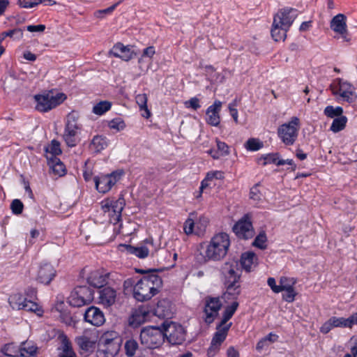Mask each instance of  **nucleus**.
Masks as SVG:
<instances>
[{"instance_id":"obj_1","label":"nucleus","mask_w":357,"mask_h":357,"mask_svg":"<svg viewBox=\"0 0 357 357\" xmlns=\"http://www.w3.org/2000/svg\"><path fill=\"white\" fill-rule=\"evenodd\" d=\"M230 239L225 232L215 234L207 244H200L198 259L201 261H219L224 258L229 250Z\"/></svg>"},{"instance_id":"obj_2","label":"nucleus","mask_w":357,"mask_h":357,"mask_svg":"<svg viewBox=\"0 0 357 357\" xmlns=\"http://www.w3.org/2000/svg\"><path fill=\"white\" fill-rule=\"evenodd\" d=\"M158 271L153 269L149 275H144L134 286V298L140 302L150 300L156 295L162 284V280L156 274Z\"/></svg>"},{"instance_id":"obj_3","label":"nucleus","mask_w":357,"mask_h":357,"mask_svg":"<svg viewBox=\"0 0 357 357\" xmlns=\"http://www.w3.org/2000/svg\"><path fill=\"white\" fill-rule=\"evenodd\" d=\"M298 16V10L294 8L280 10L273 17L271 36L275 41H284L287 32Z\"/></svg>"},{"instance_id":"obj_4","label":"nucleus","mask_w":357,"mask_h":357,"mask_svg":"<svg viewBox=\"0 0 357 357\" xmlns=\"http://www.w3.org/2000/svg\"><path fill=\"white\" fill-rule=\"evenodd\" d=\"M63 93H56L52 91L34 96L36 102V109L41 112H47L61 105L66 99Z\"/></svg>"},{"instance_id":"obj_5","label":"nucleus","mask_w":357,"mask_h":357,"mask_svg":"<svg viewBox=\"0 0 357 357\" xmlns=\"http://www.w3.org/2000/svg\"><path fill=\"white\" fill-rule=\"evenodd\" d=\"M141 344L147 349H154L160 347L165 342L163 330L155 326H147L140 333Z\"/></svg>"},{"instance_id":"obj_6","label":"nucleus","mask_w":357,"mask_h":357,"mask_svg":"<svg viewBox=\"0 0 357 357\" xmlns=\"http://www.w3.org/2000/svg\"><path fill=\"white\" fill-rule=\"evenodd\" d=\"M299 128V119L296 116H293L289 122L283 123L278 127V135L285 145H293L297 139Z\"/></svg>"},{"instance_id":"obj_7","label":"nucleus","mask_w":357,"mask_h":357,"mask_svg":"<svg viewBox=\"0 0 357 357\" xmlns=\"http://www.w3.org/2000/svg\"><path fill=\"white\" fill-rule=\"evenodd\" d=\"M332 93L347 102H353L356 98L354 88L349 82L342 79H336L331 85Z\"/></svg>"},{"instance_id":"obj_8","label":"nucleus","mask_w":357,"mask_h":357,"mask_svg":"<svg viewBox=\"0 0 357 357\" xmlns=\"http://www.w3.org/2000/svg\"><path fill=\"white\" fill-rule=\"evenodd\" d=\"M101 208L104 213H107L110 222L114 224L120 221L121 213L125 206V200L123 197H119L116 200L107 199L101 202Z\"/></svg>"},{"instance_id":"obj_9","label":"nucleus","mask_w":357,"mask_h":357,"mask_svg":"<svg viewBox=\"0 0 357 357\" xmlns=\"http://www.w3.org/2000/svg\"><path fill=\"white\" fill-rule=\"evenodd\" d=\"M165 338L171 344H181L185 338V331L182 326L173 321H165L163 324Z\"/></svg>"},{"instance_id":"obj_10","label":"nucleus","mask_w":357,"mask_h":357,"mask_svg":"<svg viewBox=\"0 0 357 357\" xmlns=\"http://www.w3.org/2000/svg\"><path fill=\"white\" fill-rule=\"evenodd\" d=\"M93 298L91 289L86 286L77 287L70 294L68 303L73 307H79L89 303Z\"/></svg>"},{"instance_id":"obj_11","label":"nucleus","mask_w":357,"mask_h":357,"mask_svg":"<svg viewBox=\"0 0 357 357\" xmlns=\"http://www.w3.org/2000/svg\"><path fill=\"white\" fill-rule=\"evenodd\" d=\"M122 174L121 172H113L109 174L95 176L93 179L96 190L103 194L109 192L120 180Z\"/></svg>"},{"instance_id":"obj_12","label":"nucleus","mask_w":357,"mask_h":357,"mask_svg":"<svg viewBox=\"0 0 357 357\" xmlns=\"http://www.w3.org/2000/svg\"><path fill=\"white\" fill-rule=\"evenodd\" d=\"M331 29L338 36L335 38L342 39L343 42L351 41V36L348 32L347 26V17L344 14H337L331 21Z\"/></svg>"},{"instance_id":"obj_13","label":"nucleus","mask_w":357,"mask_h":357,"mask_svg":"<svg viewBox=\"0 0 357 357\" xmlns=\"http://www.w3.org/2000/svg\"><path fill=\"white\" fill-rule=\"evenodd\" d=\"M122 343L121 337L115 331H107L105 333L100 340L99 346L117 354L120 350Z\"/></svg>"},{"instance_id":"obj_14","label":"nucleus","mask_w":357,"mask_h":357,"mask_svg":"<svg viewBox=\"0 0 357 357\" xmlns=\"http://www.w3.org/2000/svg\"><path fill=\"white\" fill-rule=\"evenodd\" d=\"M220 272L224 279V283L239 282L241 271L236 261L232 260L224 263L221 266Z\"/></svg>"},{"instance_id":"obj_15","label":"nucleus","mask_w":357,"mask_h":357,"mask_svg":"<svg viewBox=\"0 0 357 357\" xmlns=\"http://www.w3.org/2000/svg\"><path fill=\"white\" fill-rule=\"evenodd\" d=\"M123 246L128 253L134 255L140 259L147 257L150 253H153L156 250L152 238L146 239L137 246L130 245H123Z\"/></svg>"},{"instance_id":"obj_16","label":"nucleus","mask_w":357,"mask_h":357,"mask_svg":"<svg viewBox=\"0 0 357 357\" xmlns=\"http://www.w3.org/2000/svg\"><path fill=\"white\" fill-rule=\"evenodd\" d=\"M98 341L96 332H85L75 338V342L82 352L91 353L96 348Z\"/></svg>"},{"instance_id":"obj_17","label":"nucleus","mask_w":357,"mask_h":357,"mask_svg":"<svg viewBox=\"0 0 357 357\" xmlns=\"http://www.w3.org/2000/svg\"><path fill=\"white\" fill-rule=\"evenodd\" d=\"M221 307L222 303L218 297H206L204 307L205 321L208 324L212 323L218 316Z\"/></svg>"},{"instance_id":"obj_18","label":"nucleus","mask_w":357,"mask_h":357,"mask_svg":"<svg viewBox=\"0 0 357 357\" xmlns=\"http://www.w3.org/2000/svg\"><path fill=\"white\" fill-rule=\"evenodd\" d=\"M56 271L54 267L47 262L43 263L39 266L37 275V280L43 284H49L56 276Z\"/></svg>"},{"instance_id":"obj_19","label":"nucleus","mask_w":357,"mask_h":357,"mask_svg":"<svg viewBox=\"0 0 357 357\" xmlns=\"http://www.w3.org/2000/svg\"><path fill=\"white\" fill-rule=\"evenodd\" d=\"M233 230L241 238L248 239L254 236L252 223L246 219H242L237 222L234 226Z\"/></svg>"},{"instance_id":"obj_20","label":"nucleus","mask_w":357,"mask_h":357,"mask_svg":"<svg viewBox=\"0 0 357 357\" xmlns=\"http://www.w3.org/2000/svg\"><path fill=\"white\" fill-rule=\"evenodd\" d=\"M84 320L96 326H100L105 321L103 312L99 308L94 306H91L86 310Z\"/></svg>"},{"instance_id":"obj_21","label":"nucleus","mask_w":357,"mask_h":357,"mask_svg":"<svg viewBox=\"0 0 357 357\" xmlns=\"http://www.w3.org/2000/svg\"><path fill=\"white\" fill-rule=\"evenodd\" d=\"M109 275V273L104 271L96 270L90 273L87 282L90 286L101 288L107 283Z\"/></svg>"},{"instance_id":"obj_22","label":"nucleus","mask_w":357,"mask_h":357,"mask_svg":"<svg viewBox=\"0 0 357 357\" xmlns=\"http://www.w3.org/2000/svg\"><path fill=\"white\" fill-rule=\"evenodd\" d=\"M222 108V102L215 100L213 104L206 109V122L212 126H218L220 122V112Z\"/></svg>"},{"instance_id":"obj_23","label":"nucleus","mask_w":357,"mask_h":357,"mask_svg":"<svg viewBox=\"0 0 357 357\" xmlns=\"http://www.w3.org/2000/svg\"><path fill=\"white\" fill-rule=\"evenodd\" d=\"M154 314L162 319L172 317L173 307L171 302L167 299L160 300L154 309Z\"/></svg>"},{"instance_id":"obj_24","label":"nucleus","mask_w":357,"mask_h":357,"mask_svg":"<svg viewBox=\"0 0 357 357\" xmlns=\"http://www.w3.org/2000/svg\"><path fill=\"white\" fill-rule=\"evenodd\" d=\"M226 286V291L223 294L222 298L225 301H236L241 294V287L239 282H228L225 283Z\"/></svg>"},{"instance_id":"obj_25","label":"nucleus","mask_w":357,"mask_h":357,"mask_svg":"<svg viewBox=\"0 0 357 357\" xmlns=\"http://www.w3.org/2000/svg\"><path fill=\"white\" fill-rule=\"evenodd\" d=\"M116 297V291L111 287H105L99 291L100 303L106 307L113 305Z\"/></svg>"},{"instance_id":"obj_26","label":"nucleus","mask_w":357,"mask_h":357,"mask_svg":"<svg viewBox=\"0 0 357 357\" xmlns=\"http://www.w3.org/2000/svg\"><path fill=\"white\" fill-rule=\"evenodd\" d=\"M111 53L115 57L121 58L124 61H129L134 56L133 52L128 46H124L121 43L116 44L113 47Z\"/></svg>"},{"instance_id":"obj_27","label":"nucleus","mask_w":357,"mask_h":357,"mask_svg":"<svg viewBox=\"0 0 357 357\" xmlns=\"http://www.w3.org/2000/svg\"><path fill=\"white\" fill-rule=\"evenodd\" d=\"M79 116L77 112L73 111L70 112L66 119V130H73L80 132L82 130V125L78 122Z\"/></svg>"},{"instance_id":"obj_28","label":"nucleus","mask_w":357,"mask_h":357,"mask_svg":"<svg viewBox=\"0 0 357 357\" xmlns=\"http://www.w3.org/2000/svg\"><path fill=\"white\" fill-rule=\"evenodd\" d=\"M257 257L254 252H248L242 254L241 257V264L242 268L246 272H250L252 268L256 266Z\"/></svg>"},{"instance_id":"obj_29","label":"nucleus","mask_w":357,"mask_h":357,"mask_svg":"<svg viewBox=\"0 0 357 357\" xmlns=\"http://www.w3.org/2000/svg\"><path fill=\"white\" fill-rule=\"evenodd\" d=\"M231 324H232L231 322L229 323L226 326H222V325L219 324L217 326V331L214 334L211 342H214L215 344L221 345L222 343L226 339L228 331H229L230 327L231 326Z\"/></svg>"},{"instance_id":"obj_30","label":"nucleus","mask_w":357,"mask_h":357,"mask_svg":"<svg viewBox=\"0 0 357 357\" xmlns=\"http://www.w3.org/2000/svg\"><path fill=\"white\" fill-rule=\"evenodd\" d=\"M108 145L107 139L102 135L94 136L90 144L91 150L96 153H100Z\"/></svg>"},{"instance_id":"obj_31","label":"nucleus","mask_w":357,"mask_h":357,"mask_svg":"<svg viewBox=\"0 0 357 357\" xmlns=\"http://www.w3.org/2000/svg\"><path fill=\"white\" fill-rule=\"evenodd\" d=\"M47 159L50 169L56 175L61 176L65 174V166L58 158H50L47 155Z\"/></svg>"},{"instance_id":"obj_32","label":"nucleus","mask_w":357,"mask_h":357,"mask_svg":"<svg viewBox=\"0 0 357 357\" xmlns=\"http://www.w3.org/2000/svg\"><path fill=\"white\" fill-rule=\"evenodd\" d=\"M27 298L21 294H13L10 296L8 303L13 310H22Z\"/></svg>"},{"instance_id":"obj_33","label":"nucleus","mask_w":357,"mask_h":357,"mask_svg":"<svg viewBox=\"0 0 357 357\" xmlns=\"http://www.w3.org/2000/svg\"><path fill=\"white\" fill-rule=\"evenodd\" d=\"M37 347L31 342H23L19 348L20 355L22 357H32L36 354Z\"/></svg>"},{"instance_id":"obj_34","label":"nucleus","mask_w":357,"mask_h":357,"mask_svg":"<svg viewBox=\"0 0 357 357\" xmlns=\"http://www.w3.org/2000/svg\"><path fill=\"white\" fill-rule=\"evenodd\" d=\"M238 307V303L237 301H233L230 305L227 306L222 314V319L220 324L222 326L227 325V322L232 317Z\"/></svg>"},{"instance_id":"obj_35","label":"nucleus","mask_w":357,"mask_h":357,"mask_svg":"<svg viewBox=\"0 0 357 357\" xmlns=\"http://www.w3.org/2000/svg\"><path fill=\"white\" fill-rule=\"evenodd\" d=\"M136 102L138 105L141 111L143 112L142 114V116L148 119L151 116V112L147 107V96L145 93L138 94L136 96Z\"/></svg>"},{"instance_id":"obj_36","label":"nucleus","mask_w":357,"mask_h":357,"mask_svg":"<svg viewBox=\"0 0 357 357\" xmlns=\"http://www.w3.org/2000/svg\"><path fill=\"white\" fill-rule=\"evenodd\" d=\"M79 132L78 131L64 130L63 138L66 144L70 147L75 146L79 142L78 134Z\"/></svg>"},{"instance_id":"obj_37","label":"nucleus","mask_w":357,"mask_h":357,"mask_svg":"<svg viewBox=\"0 0 357 357\" xmlns=\"http://www.w3.org/2000/svg\"><path fill=\"white\" fill-rule=\"evenodd\" d=\"M347 122V118L345 116L335 118L331 126L330 130L335 133L338 132L345 128Z\"/></svg>"},{"instance_id":"obj_38","label":"nucleus","mask_w":357,"mask_h":357,"mask_svg":"<svg viewBox=\"0 0 357 357\" xmlns=\"http://www.w3.org/2000/svg\"><path fill=\"white\" fill-rule=\"evenodd\" d=\"M22 310L27 312H34L39 317L42 316L43 313V310L38 303L28 299H26Z\"/></svg>"},{"instance_id":"obj_39","label":"nucleus","mask_w":357,"mask_h":357,"mask_svg":"<svg viewBox=\"0 0 357 357\" xmlns=\"http://www.w3.org/2000/svg\"><path fill=\"white\" fill-rule=\"evenodd\" d=\"M112 104L110 102L105 100L96 104L93 107V112L97 115H102L110 109Z\"/></svg>"},{"instance_id":"obj_40","label":"nucleus","mask_w":357,"mask_h":357,"mask_svg":"<svg viewBox=\"0 0 357 357\" xmlns=\"http://www.w3.org/2000/svg\"><path fill=\"white\" fill-rule=\"evenodd\" d=\"M217 151L214 153L213 159H219L220 157L227 155L229 153V146L223 142L216 139Z\"/></svg>"},{"instance_id":"obj_41","label":"nucleus","mask_w":357,"mask_h":357,"mask_svg":"<svg viewBox=\"0 0 357 357\" xmlns=\"http://www.w3.org/2000/svg\"><path fill=\"white\" fill-rule=\"evenodd\" d=\"M244 146L248 151H257L264 146V144L259 139L250 138L245 142Z\"/></svg>"},{"instance_id":"obj_42","label":"nucleus","mask_w":357,"mask_h":357,"mask_svg":"<svg viewBox=\"0 0 357 357\" xmlns=\"http://www.w3.org/2000/svg\"><path fill=\"white\" fill-rule=\"evenodd\" d=\"M343 109L341 107H334L333 106H327L324 110V114L329 118L335 119L342 116Z\"/></svg>"},{"instance_id":"obj_43","label":"nucleus","mask_w":357,"mask_h":357,"mask_svg":"<svg viewBox=\"0 0 357 357\" xmlns=\"http://www.w3.org/2000/svg\"><path fill=\"white\" fill-rule=\"evenodd\" d=\"M47 155L50 158H56L57 155L61 153L60 149V144L56 140H52L51 144L46 148Z\"/></svg>"},{"instance_id":"obj_44","label":"nucleus","mask_w":357,"mask_h":357,"mask_svg":"<svg viewBox=\"0 0 357 357\" xmlns=\"http://www.w3.org/2000/svg\"><path fill=\"white\" fill-rule=\"evenodd\" d=\"M62 347V351L59 354V357H77L70 342L67 339L63 340Z\"/></svg>"},{"instance_id":"obj_45","label":"nucleus","mask_w":357,"mask_h":357,"mask_svg":"<svg viewBox=\"0 0 357 357\" xmlns=\"http://www.w3.org/2000/svg\"><path fill=\"white\" fill-rule=\"evenodd\" d=\"M296 283V280L294 278H287L282 276L280 278V287L281 291L288 290L291 288H294V285Z\"/></svg>"},{"instance_id":"obj_46","label":"nucleus","mask_w":357,"mask_h":357,"mask_svg":"<svg viewBox=\"0 0 357 357\" xmlns=\"http://www.w3.org/2000/svg\"><path fill=\"white\" fill-rule=\"evenodd\" d=\"M126 354L128 356L132 357L135 355L136 350L138 348V344L135 340H128L125 343Z\"/></svg>"},{"instance_id":"obj_47","label":"nucleus","mask_w":357,"mask_h":357,"mask_svg":"<svg viewBox=\"0 0 357 357\" xmlns=\"http://www.w3.org/2000/svg\"><path fill=\"white\" fill-rule=\"evenodd\" d=\"M208 220L204 216L199 217V220L195 221V233L197 235L202 234L205 231Z\"/></svg>"},{"instance_id":"obj_48","label":"nucleus","mask_w":357,"mask_h":357,"mask_svg":"<svg viewBox=\"0 0 357 357\" xmlns=\"http://www.w3.org/2000/svg\"><path fill=\"white\" fill-rule=\"evenodd\" d=\"M267 238L264 232H261L255 239L253 245L261 250L266 248Z\"/></svg>"},{"instance_id":"obj_49","label":"nucleus","mask_w":357,"mask_h":357,"mask_svg":"<svg viewBox=\"0 0 357 357\" xmlns=\"http://www.w3.org/2000/svg\"><path fill=\"white\" fill-rule=\"evenodd\" d=\"M193 214H190V217L185 220L183 226L184 232L187 235H190L194 232L195 229V221L192 218Z\"/></svg>"},{"instance_id":"obj_50","label":"nucleus","mask_w":357,"mask_h":357,"mask_svg":"<svg viewBox=\"0 0 357 357\" xmlns=\"http://www.w3.org/2000/svg\"><path fill=\"white\" fill-rule=\"evenodd\" d=\"M120 3V2H117L114 5L109 6L107 8L98 10L94 13V15L97 18L102 19L107 15H110L116 8V6Z\"/></svg>"},{"instance_id":"obj_51","label":"nucleus","mask_w":357,"mask_h":357,"mask_svg":"<svg viewBox=\"0 0 357 357\" xmlns=\"http://www.w3.org/2000/svg\"><path fill=\"white\" fill-rule=\"evenodd\" d=\"M17 34L18 38H21L22 37L23 33L22 31L20 29H15L12 30H9L8 31L2 32L0 34V44L2 43V41L6 38V37H10L13 38L14 35Z\"/></svg>"},{"instance_id":"obj_52","label":"nucleus","mask_w":357,"mask_h":357,"mask_svg":"<svg viewBox=\"0 0 357 357\" xmlns=\"http://www.w3.org/2000/svg\"><path fill=\"white\" fill-rule=\"evenodd\" d=\"M109 127L110 129L116 130V131H120L124 129V128L126 127V124L121 119L116 118L112 119L109 122Z\"/></svg>"},{"instance_id":"obj_53","label":"nucleus","mask_w":357,"mask_h":357,"mask_svg":"<svg viewBox=\"0 0 357 357\" xmlns=\"http://www.w3.org/2000/svg\"><path fill=\"white\" fill-rule=\"evenodd\" d=\"M2 351L5 355L8 356H16L20 354L19 349H17L13 344H6Z\"/></svg>"},{"instance_id":"obj_54","label":"nucleus","mask_w":357,"mask_h":357,"mask_svg":"<svg viewBox=\"0 0 357 357\" xmlns=\"http://www.w3.org/2000/svg\"><path fill=\"white\" fill-rule=\"evenodd\" d=\"M24 205L20 199H14L10 205V208L14 214L19 215L22 213Z\"/></svg>"},{"instance_id":"obj_55","label":"nucleus","mask_w":357,"mask_h":357,"mask_svg":"<svg viewBox=\"0 0 357 357\" xmlns=\"http://www.w3.org/2000/svg\"><path fill=\"white\" fill-rule=\"evenodd\" d=\"M279 155L278 153H270L267 154L260 160H263V165H266V164L274 163L278 165V161L279 160Z\"/></svg>"},{"instance_id":"obj_56","label":"nucleus","mask_w":357,"mask_h":357,"mask_svg":"<svg viewBox=\"0 0 357 357\" xmlns=\"http://www.w3.org/2000/svg\"><path fill=\"white\" fill-rule=\"evenodd\" d=\"M17 3L24 8H31L38 6L37 0H17Z\"/></svg>"},{"instance_id":"obj_57","label":"nucleus","mask_w":357,"mask_h":357,"mask_svg":"<svg viewBox=\"0 0 357 357\" xmlns=\"http://www.w3.org/2000/svg\"><path fill=\"white\" fill-rule=\"evenodd\" d=\"M184 104L187 108H192L194 110H197L201 107L199 100L196 97L191 98L190 100L185 101Z\"/></svg>"},{"instance_id":"obj_58","label":"nucleus","mask_w":357,"mask_h":357,"mask_svg":"<svg viewBox=\"0 0 357 357\" xmlns=\"http://www.w3.org/2000/svg\"><path fill=\"white\" fill-rule=\"evenodd\" d=\"M284 291L285 292L282 294V298L288 303L293 302L296 295L294 288H291L288 290H284Z\"/></svg>"},{"instance_id":"obj_59","label":"nucleus","mask_w":357,"mask_h":357,"mask_svg":"<svg viewBox=\"0 0 357 357\" xmlns=\"http://www.w3.org/2000/svg\"><path fill=\"white\" fill-rule=\"evenodd\" d=\"M259 185L257 184L250 189V199L258 201L261 198V193L258 188Z\"/></svg>"},{"instance_id":"obj_60","label":"nucleus","mask_w":357,"mask_h":357,"mask_svg":"<svg viewBox=\"0 0 357 357\" xmlns=\"http://www.w3.org/2000/svg\"><path fill=\"white\" fill-rule=\"evenodd\" d=\"M330 319L331 321L332 325L333 326V328H346L345 318L332 317L331 318H330Z\"/></svg>"},{"instance_id":"obj_61","label":"nucleus","mask_w":357,"mask_h":357,"mask_svg":"<svg viewBox=\"0 0 357 357\" xmlns=\"http://www.w3.org/2000/svg\"><path fill=\"white\" fill-rule=\"evenodd\" d=\"M220 345L211 342V345L207 350V356L208 357H213L220 350Z\"/></svg>"},{"instance_id":"obj_62","label":"nucleus","mask_w":357,"mask_h":357,"mask_svg":"<svg viewBox=\"0 0 357 357\" xmlns=\"http://www.w3.org/2000/svg\"><path fill=\"white\" fill-rule=\"evenodd\" d=\"M267 284L274 293L278 294V293L281 292V289L280 287V284L279 285L276 284V281H275V278H268V280H267Z\"/></svg>"},{"instance_id":"obj_63","label":"nucleus","mask_w":357,"mask_h":357,"mask_svg":"<svg viewBox=\"0 0 357 357\" xmlns=\"http://www.w3.org/2000/svg\"><path fill=\"white\" fill-rule=\"evenodd\" d=\"M116 355L100 346L97 351V357H114Z\"/></svg>"},{"instance_id":"obj_64","label":"nucleus","mask_w":357,"mask_h":357,"mask_svg":"<svg viewBox=\"0 0 357 357\" xmlns=\"http://www.w3.org/2000/svg\"><path fill=\"white\" fill-rule=\"evenodd\" d=\"M346 328H351L357 324V312L354 313L348 318H345Z\"/></svg>"}]
</instances>
